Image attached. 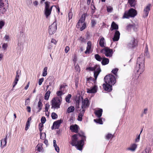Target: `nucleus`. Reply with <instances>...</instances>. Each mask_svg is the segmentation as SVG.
I'll return each mask as SVG.
<instances>
[{
  "instance_id": "20e7f679",
  "label": "nucleus",
  "mask_w": 153,
  "mask_h": 153,
  "mask_svg": "<svg viewBox=\"0 0 153 153\" xmlns=\"http://www.w3.org/2000/svg\"><path fill=\"white\" fill-rule=\"evenodd\" d=\"M135 70L137 73V79L145 70V58L144 56H140L137 58Z\"/></svg>"
},
{
  "instance_id": "3c124183",
  "label": "nucleus",
  "mask_w": 153,
  "mask_h": 153,
  "mask_svg": "<svg viewBox=\"0 0 153 153\" xmlns=\"http://www.w3.org/2000/svg\"><path fill=\"white\" fill-rule=\"evenodd\" d=\"M5 22L3 21H0V29L2 28L3 27L4 25Z\"/></svg>"
},
{
  "instance_id": "39448f33",
  "label": "nucleus",
  "mask_w": 153,
  "mask_h": 153,
  "mask_svg": "<svg viewBox=\"0 0 153 153\" xmlns=\"http://www.w3.org/2000/svg\"><path fill=\"white\" fill-rule=\"evenodd\" d=\"M62 101V98L61 97H54L51 100V108L54 109L59 108Z\"/></svg>"
},
{
  "instance_id": "6e6552de",
  "label": "nucleus",
  "mask_w": 153,
  "mask_h": 153,
  "mask_svg": "<svg viewBox=\"0 0 153 153\" xmlns=\"http://www.w3.org/2000/svg\"><path fill=\"white\" fill-rule=\"evenodd\" d=\"M57 30L56 23L54 22L49 27V33L50 35L54 34Z\"/></svg>"
},
{
  "instance_id": "dca6fc26",
  "label": "nucleus",
  "mask_w": 153,
  "mask_h": 153,
  "mask_svg": "<svg viewBox=\"0 0 153 153\" xmlns=\"http://www.w3.org/2000/svg\"><path fill=\"white\" fill-rule=\"evenodd\" d=\"M120 35V33L119 31L117 30H115L114 37L112 39L113 41L114 42L118 41L119 39Z\"/></svg>"
},
{
  "instance_id": "473e14b6",
  "label": "nucleus",
  "mask_w": 153,
  "mask_h": 153,
  "mask_svg": "<svg viewBox=\"0 0 153 153\" xmlns=\"http://www.w3.org/2000/svg\"><path fill=\"white\" fill-rule=\"evenodd\" d=\"M95 59L99 61H101L102 59V58L98 54H96L95 55Z\"/></svg>"
},
{
  "instance_id": "cd10ccee",
  "label": "nucleus",
  "mask_w": 153,
  "mask_h": 153,
  "mask_svg": "<svg viewBox=\"0 0 153 153\" xmlns=\"http://www.w3.org/2000/svg\"><path fill=\"white\" fill-rule=\"evenodd\" d=\"M36 150L39 152H43V148L42 147V144L40 143L39 144L36 146Z\"/></svg>"
},
{
  "instance_id": "4d7b16f0",
  "label": "nucleus",
  "mask_w": 153,
  "mask_h": 153,
  "mask_svg": "<svg viewBox=\"0 0 153 153\" xmlns=\"http://www.w3.org/2000/svg\"><path fill=\"white\" fill-rule=\"evenodd\" d=\"M43 124L41 123H40L39 124V128L40 131L42 130V127L43 126Z\"/></svg>"
},
{
  "instance_id": "72a5a7b5",
  "label": "nucleus",
  "mask_w": 153,
  "mask_h": 153,
  "mask_svg": "<svg viewBox=\"0 0 153 153\" xmlns=\"http://www.w3.org/2000/svg\"><path fill=\"white\" fill-rule=\"evenodd\" d=\"M71 95L70 94H68L67 96H66L65 97V100L68 103H69L70 102V99H71Z\"/></svg>"
},
{
  "instance_id": "5fc2aeb1",
  "label": "nucleus",
  "mask_w": 153,
  "mask_h": 153,
  "mask_svg": "<svg viewBox=\"0 0 153 153\" xmlns=\"http://www.w3.org/2000/svg\"><path fill=\"white\" fill-rule=\"evenodd\" d=\"M44 80V78L43 77L39 79V85H42V82H43Z\"/></svg>"
},
{
  "instance_id": "393cba45",
  "label": "nucleus",
  "mask_w": 153,
  "mask_h": 153,
  "mask_svg": "<svg viewBox=\"0 0 153 153\" xmlns=\"http://www.w3.org/2000/svg\"><path fill=\"white\" fill-rule=\"evenodd\" d=\"M7 136L1 140V148H3L6 146L7 144Z\"/></svg>"
},
{
  "instance_id": "774afa93",
  "label": "nucleus",
  "mask_w": 153,
  "mask_h": 153,
  "mask_svg": "<svg viewBox=\"0 0 153 153\" xmlns=\"http://www.w3.org/2000/svg\"><path fill=\"white\" fill-rule=\"evenodd\" d=\"M4 39L6 41H8L9 39V36L8 35H5L4 37Z\"/></svg>"
},
{
  "instance_id": "f8f14e48",
  "label": "nucleus",
  "mask_w": 153,
  "mask_h": 153,
  "mask_svg": "<svg viewBox=\"0 0 153 153\" xmlns=\"http://www.w3.org/2000/svg\"><path fill=\"white\" fill-rule=\"evenodd\" d=\"M137 45V41L134 38H133L131 39V40L128 44L127 48L128 49L133 48Z\"/></svg>"
},
{
  "instance_id": "8fccbe9b",
  "label": "nucleus",
  "mask_w": 153,
  "mask_h": 153,
  "mask_svg": "<svg viewBox=\"0 0 153 153\" xmlns=\"http://www.w3.org/2000/svg\"><path fill=\"white\" fill-rule=\"evenodd\" d=\"M142 131V130L141 131L140 134L138 135L137 137H136V138L135 139V141L136 142H139L140 140V134L141 133Z\"/></svg>"
},
{
  "instance_id": "f3484780",
  "label": "nucleus",
  "mask_w": 153,
  "mask_h": 153,
  "mask_svg": "<svg viewBox=\"0 0 153 153\" xmlns=\"http://www.w3.org/2000/svg\"><path fill=\"white\" fill-rule=\"evenodd\" d=\"M62 122V120H58L54 122L53 123L52 129H58L59 127L60 124Z\"/></svg>"
},
{
  "instance_id": "c85d7f7f",
  "label": "nucleus",
  "mask_w": 153,
  "mask_h": 153,
  "mask_svg": "<svg viewBox=\"0 0 153 153\" xmlns=\"http://www.w3.org/2000/svg\"><path fill=\"white\" fill-rule=\"evenodd\" d=\"M50 94L51 91H48L46 92L44 96V99L45 100H48L49 99Z\"/></svg>"
},
{
  "instance_id": "a19ab883",
  "label": "nucleus",
  "mask_w": 153,
  "mask_h": 153,
  "mask_svg": "<svg viewBox=\"0 0 153 153\" xmlns=\"http://www.w3.org/2000/svg\"><path fill=\"white\" fill-rule=\"evenodd\" d=\"M84 112L82 111V113H81L79 114L78 118V120L79 121H81L82 120V117L83 115Z\"/></svg>"
},
{
  "instance_id": "7c9ffc66",
  "label": "nucleus",
  "mask_w": 153,
  "mask_h": 153,
  "mask_svg": "<svg viewBox=\"0 0 153 153\" xmlns=\"http://www.w3.org/2000/svg\"><path fill=\"white\" fill-rule=\"evenodd\" d=\"M47 70L48 68L47 67H45L44 68L42 74V76H46L47 74Z\"/></svg>"
},
{
  "instance_id": "5701e85b",
  "label": "nucleus",
  "mask_w": 153,
  "mask_h": 153,
  "mask_svg": "<svg viewBox=\"0 0 153 153\" xmlns=\"http://www.w3.org/2000/svg\"><path fill=\"white\" fill-rule=\"evenodd\" d=\"M78 126L75 124V125H72L70 127V129L72 132L75 133H77L78 131Z\"/></svg>"
},
{
  "instance_id": "9d476101",
  "label": "nucleus",
  "mask_w": 153,
  "mask_h": 153,
  "mask_svg": "<svg viewBox=\"0 0 153 153\" xmlns=\"http://www.w3.org/2000/svg\"><path fill=\"white\" fill-rule=\"evenodd\" d=\"M89 105V103L88 98H86L84 100H82V111L84 112L85 109L88 108Z\"/></svg>"
},
{
  "instance_id": "bf43d9fd",
  "label": "nucleus",
  "mask_w": 153,
  "mask_h": 153,
  "mask_svg": "<svg viewBox=\"0 0 153 153\" xmlns=\"http://www.w3.org/2000/svg\"><path fill=\"white\" fill-rule=\"evenodd\" d=\"M70 50V48L68 46H66L65 48V53H67Z\"/></svg>"
},
{
  "instance_id": "4be33fe9",
  "label": "nucleus",
  "mask_w": 153,
  "mask_h": 153,
  "mask_svg": "<svg viewBox=\"0 0 153 153\" xmlns=\"http://www.w3.org/2000/svg\"><path fill=\"white\" fill-rule=\"evenodd\" d=\"M148 140L150 144L152 145H153V135L150 134H148L147 136Z\"/></svg>"
},
{
  "instance_id": "680f3d73",
  "label": "nucleus",
  "mask_w": 153,
  "mask_h": 153,
  "mask_svg": "<svg viewBox=\"0 0 153 153\" xmlns=\"http://www.w3.org/2000/svg\"><path fill=\"white\" fill-rule=\"evenodd\" d=\"M51 42L55 45L56 44L57 42V41L54 39H52L51 40Z\"/></svg>"
},
{
  "instance_id": "a878e982",
  "label": "nucleus",
  "mask_w": 153,
  "mask_h": 153,
  "mask_svg": "<svg viewBox=\"0 0 153 153\" xmlns=\"http://www.w3.org/2000/svg\"><path fill=\"white\" fill-rule=\"evenodd\" d=\"M102 109H100L96 111L95 112V115L99 118L100 117L102 114Z\"/></svg>"
},
{
  "instance_id": "b1692460",
  "label": "nucleus",
  "mask_w": 153,
  "mask_h": 153,
  "mask_svg": "<svg viewBox=\"0 0 153 153\" xmlns=\"http://www.w3.org/2000/svg\"><path fill=\"white\" fill-rule=\"evenodd\" d=\"M118 29V26L114 22H113L111 25L110 30L112 31L114 30H117Z\"/></svg>"
},
{
  "instance_id": "6ab92c4d",
  "label": "nucleus",
  "mask_w": 153,
  "mask_h": 153,
  "mask_svg": "<svg viewBox=\"0 0 153 153\" xmlns=\"http://www.w3.org/2000/svg\"><path fill=\"white\" fill-rule=\"evenodd\" d=\"M53 6H51L50 7V9H44V13L45 14L47 18H48V16H49L51 13V12Z\"/></svg>"
},
{
  "instance_id": "603ef678",
  "label": "nucleus",
  "mask_w": 153,
  "mask_h": 153,
  "mask_svg": "<svg viewBox=\"0 0 153 153\" xmlns=\"http://www.w3.org/2000/svg\"><path fill=\"white\" fill-rule=\"evenodd\" d=\"M132 25H134L135 26H137V27H136L134 26V27H132V29H133V30L136 31L137 30V28L138 27V25L137 24H132Z\"/></svg>"
},
{
  "instance_id": "6e6d98bb",
  "label": "nucleus",
  "mask_w": 153,
  "mask_h": 153,
  "mask_svg": "<svg viewBox=\"0 0 153 153\" xmlns=\"http://www.w3.org/2000/svg\"><path fill=\"white\" fill-rule=\"evenodd\" d=\"M41 123H44L46 121V119L45 117H42L41 118Z\"/></svg>"
},
{
  "instance_id": "9b49d317",
  "label": "nucleus",
  "mask_w": 153,
  "mask_h": 153,
  "mask_svg": "<svg viewBox=\"0 0 153 153\" xmlns=\"http://www.w3.org/2000/svg\"><path fill=\"white\" fill-rule=\"evenodd\" d=\"M86 15V14L85 13H84L82 15L76 25V27L77 28H79V27L82 25L83 23H84Z\"/></svg>"
},
{
  "instance_id": "f257e3e1",
  "label": "nucleus",
  "mask_w": 153,
  "mask_h": 153,
  "mask_svg": "<svg viewBox=\"0 0 153 153\" xmlns=\"http://www.w3.org/2000/svg\"><path fill=\"white\" fill-rule=\"evenodd\" d=\"M85 139L84 134L82 133L72 136L71 144L73 146H75L77 149L80 151L82 149L84 145V140Z\"/></svg>"
},
{
  "instance_id": "e433bc0d",
  "label": "nucleus",
  "mask_w": 153,
  "mask_h": 153,
  "mask_svg": "<svg viewBox=\"0 0 153 153\" xmlns=\"http://www.w3.org/2000/svg\"><path fill=\"white\" fill-rule=\"evenodd\" d=\"M134 26L136 27H137V26H135L134 25H132V24L128 25L126 26V29L128 31L132 29V27H134Z\"/></svg>"
},
{
  "instance_id": "0e129e2a",
  "label": "nucleus",
  "mask_w": 153,
  "mask_h": 153,
  "mask_svg": "<svg viewBox=\"0 0 153 153\" xmlns=\"http://www.w3.org/2000/svg\"><path fill=\"white\" fill-rule=\"evenodd\" d=\"M79 39L80 41L82 42H85V39L82 37H80Z\"/></svg>"
},
{
  "instance_id": "338daca9",
  "label": "nucleus",
  "mask_w": 153,
  "mask_h": 153,
  "mask_svg": "<svg viewBox=\"0 0 153 153\" xmlns=\"http://www.w3.org/2000/svg\"><path fill=\"white\" fill-rule=\"evenodd\" d=\"M72 13L70 12L68 13V17L69 19H71L72 18Z\"/></svg>"
},
{
  "instance_id": "a211bd4d",
  "label": "nucleus",
  "mask_w": 153,
  "mask_h": 153,
  "mask_svg": "<svg viewBox=\"0 0 153 153\" xmlns=\"http://www.w3.org/2000/svg\"><path fill=\"white\" fill-rule=\"evenodd\" d=\"M137 147V145L135 143L131 144L127 148L126 150L128 151H130L134 152L135 151Z\"/></svg>"
},
{
  "instance_id": "423d86ee",
  "label": "nucleus",
  "mask_w": 153,
  "mask_h": 153,
  "mask_svg": "<svg viewBox=\"0 0 153 153\" xmlns=\"http://www.w3.org/2000/svg\"><path fill=\"white\" fill-rule=\"evenodd\" d=\"M137 14V11L131 8L128 11L125 12L122 18L123 19H128L130 17H134Z\"/></svg>"
},
{
  "instance_id": "f03ea898",
  "label": "nucleus",
  "mask_w": 153,
  "mask_h": 153,
  "mask_svg": "<svg viewBox=\"0 0 153 153\" xmlns=\"http://www.w3.org/2000/svg\"><path fill=\"white\" fill-rule=\"evenodd\" d=\"M87 70L90 71H94V76L95 79L94 80V83L95 84L96 82V79L99 73L101 71V69L100 66L96 65L93 67H89L86 68ZM98 87L96 85L90 88L86 89L87 92L88 93H95L97 92Z\"/></svg>"
},
{
  "instance_id": "c9c22d12",
  "label": "nucleus",
  "mask_w": 153,
  "mask_h": 153,
  "mask_svg": "<svg viewBox=\"0 0 153 153\" xmlns=\"http://www.w3.org/2000/svg\"><path fill=\"white\" fill-rule=\"evenodd\" d=\"M131 7H134L135 5V0H128V1Z\"/></svg>"
},
{
  "instance_id": "ea45409f",
  "label": "nucleus",
  "mask_w": 153,
  "mask_h": 153,
  "mask_svg": "<svg viewBox=\"0 0 153 153\" xmlns=\"http://www.w3.org/2000/svg\"><path fill=\"white\" fill-rule=\"evenodd\" d=\"M75 69L76 70V72L78 73H79L80 71V69L79 66L78 64L76 65L75 66Z\"/></svg>"
},
{
  "instance_id": "de8ad7c7",
  "label": "nucleus",
  "mask_w": 153,
  "mask_h": 153,
  "mask_svg": "<svg viewBox=\"0 0 153 153\" xmlns=\"http://www.w3.org/2000/svg\"><path fill=\"white\" fill-rule=\"evenodd\" d=\"M94 121L96 123L100 124H103L102 121L101 119H99L98 120L94 119Z\"/></svg>"
},
{
  "instance_id": "1a4fd4ad",
  "label": "nucleus",
  "mask_w": 153,
  "mask_h": 153,
  "mask_svg": "<svg viewBox=\"0 0 153 153\" xmlns=\"http://www.w3.org/2000/svg\"><path fill=\"white\" fill-rule=\"evenodd\" d=\"M151 5L148 4L144 9L143 17L145 18L148 16L149 11L150 10Z\"/></svg>"
},
{
  "instance_id": "2eb2a0df",
  "label": "nucleus",
  "mask_w": 153,
  "mask_h": 153,
  "mask_svg": "<svg viewBox=\"0 0 153 153\" xmlns=\"http://www.w3.org/2000/svg\"><path fill=\"white\" fill-rule=\"evenodd\" d=\"M6 10V9L4 7L3 0H0V15L3 14Z\"/></svg>"
},
{
  "instance_id": "bb28decb",
  "label": "nucleus",
  "mask_w": 153,
  "mask_h": 153,
  "mask_svg": "<svg viewBox=\"0 0 153 153\" xmlns=\"http://www.w3.org/2000/svg\"><path fill=\"white\" fill-rule=\"evenodd\" d=\"M102 60V61L101 63L103 65H106L109 63V60L108 58L105 57Z\"/></svg>"
},
{
  "instance_id": "0eeeda50",
  "label": "nucleus",
  "mask_w": 153,
  "mask_h": 153,
  "mask_svg": "<svg viewBox=\"0 0 153 153\" xmlns=\"http://www.w3.org/2000/svg\"><path fill=\"white\" fill-rule=\"evenodd\" d=\"M101 52L107 57H111L113 53V52L112 49L108 47H105L102 49Z\"/></svg>"
},
{
  "instance_id": "58836bf2",
  "label": "nucleus",
  "mask_w": 153,
  "mask_h": 153,
  "mask_svg": "<svg viewBox=\"0 0 153 153\" xmlns=\"http://www.w3.org/2000/svg\"><path fill=\"white\" fill-rule=\"evenodd\" d=\"M113 10V7L111 6L107 7V11L108 12L111 13Z\"/></svg>"
},
{
  "instance_id": "13d9d810",
  "label": "nucleus",
  "mask_w": 153,
  "mask_h": 153,
  "mask_svg": "<svg viewBox=\"0 0 153 153\" xmlns=\"http://www.w3.org/2000/svg\"><path fill=\"white\" fill-rule=\"evenodd\" d=\"M29 126V118H28L27 120V122L26 123V126L25 128V130L27 131L28 129V127Z\"/></svg>"
},
{
  "instance_id": "2f4dec72",
  "label": "nucleus",
  "mask_w": 153,
  "mask_h": 153,
  "mask_svg": "<svg viewBox=\"0 0 153 153\" xmlns=\"http://www.w3.org/2000/svg\"><path fill=\"white\" fill-rule=\"evenodd\" d=\"M113 137V135L110 133H108L105 135V138L106 140H108L110 138H112Z\"/></svg>"
},
{
  "instance_id": "412c9836",
  "label": "nucleus",
  "mask_w": 153,
  "mask_h": 153,
  "mask_svg": "<svg viewBox=\"0 0 153 153\" xmlns=\"http://www.w3.org/2000/svg\"><path fill=\"white\" fill-rule=\"evenodd\" d=\"M19 71H17L16 72V76L15 78L14 82L13 83V88H14L17 84L18 82L19 81Z\"/></svg>"
},
{
  "instance_id": "7ed1b4c3",
  "label": "nucleus",
  "mask_w": 153,
  "mask_h": 153,
  "mask_svg": "<svg viewBox=\"0 0 153 153\" xmlns=\"http://www.w3.org/2000/svg\"><path fill=\"white\" fill-rule=\"evenodd\" d=\"M105 84L103 85V87L105 90L110 92L112 90V85H114L116 81L115 76L112 74H108L104 78Z\"/></svg>"
},
{
  "instance_id": "a18cd8bd",
  "label": "nucleus",
  "mask_w": 153,
  "mask_h": 153,
  "mask_svg": "<svg viewBox=\"0 0 153 153\" xmlns=\"http://www.w3.org/2000/svg\"><path fill=\"white\" fill-rule=\"evenodd\" d=\"M51 117L53 119H55L57 118L58 116L56 113L53 112L52 114Z\"/></svg>"
},
{
  "instance_id": "c756f323",
  "label": "nucleus",
  "mask_w": 153,
  "mask_h": 153,
  "mask_svg": "<svg viewBox=\"0 0 153 153\" xmlns=\"http://www.w3.org/2000/svg\"><path fill=\"white\" fill-rule=\"evenodd\" d=\"M74 110V106H71L68 107L67 110V112L68 113H70L73 112Z\"/></svg>"
},
{
  "instance_id": "e2e57ef3",
  "label": "nucleus",
  "mask_w": 153,
  "mask_h": 153,
  "mask_svg": "<svg viewBox=\"0 0 153 153\" xmlns=\"http://www.w3.org/2000/svg\"><path fill=\"white\" fill-rule=\"evenodd\" d=\"M91 26L93 27L96 24V22L94 20H92L91 22Z\"/></svg>"
},
{
  "instance_id": "4468645a",
  "label": "nucleus",
  "mask_w": 153,
  "mask_h": 153,
  "mask_svg": "<svg viewBox=\"0 0 153 153\" xmlns=\"http://www.w3.org/2000/svg\"><path fill=\"white\" fill-rule=\"evenodd\" d=\"M92 44L91 41H88L87 43V47L86 50L85 51L86 54L89 53L90 52H92Z\"/></svg>"
},
{
  "instance_id": "79ce46f5",
  "label": "nucleus",
  "mask_w": 153,
  "mask_h": 153,
  "mask_svg": "<svg viewBox=\"0 0 153 153\" xmlns=\"http://www.w3.org/2000/svg\"><path fill=\"white\" fill-rule=\"evenodd\" d=\"M50 2L48 1H46L45 2V9H50Z\"/></svg>"
},
{
  "instance_id": "c03bdc74",
  "label": "nucleus",
  "mask_w": 153,
  "mask_h": 153,
  "mask_svg": "<svg viewBox=\"0 0 153 153\" xmlns=\"http://www.w3.org/2000/svg\"><path fill=\"white\" fill-rule=\"evenodd\" d=\"M80 28V30L81 31H82L84 29H85L86 27V24L85 22L83 23L82 25L81 26V27ZM80 27V26L79 27Z\"/></svg>"
},
{
  "instance_id": "49530a36",
  "label": "nucleus",
  "mask_w": 153,
  "mask_h": 153,
  "mask_svg": "<svg viewBox=\"0 0 153 153\" xmlns=\"http://www.w3.org/2000/svg\"><path fill=\"white\" fill-rule=\"evenodd\" d=\"M46 137V134L44 133H40V139L44 140Z\"/></svg>"
},
{
  "instance_id": "f704fd0d",
  "label": "nucleus",
  "mask_w": 153,
  "mask_h": 153,
  "mask_svg": "<svg viewBox=\"0 0 153 153\" xmlns=\"http://www.w3.org/2000/svg\"><path fill=\"white\" fill-rule=\"evenodd\" d=\"M42 106V102L41 100H39L38 104V107L39 109V111H40L41 110Z\"/></svg>"
},
{
  "instance_id": "ddd939ff",
  "label": "nucleus",
  "mask_w": 153,
  "mask_h": 153,
  "mask_svg": "<svg viewBox=\"0 0 153 153\" xmlns=\"http://www.w3.org/2000/svg\"><path fill=\"white\" fill-rule=\"evenodd\" d=\"M66 85H62L60 86L59 91L56 92V94L58 96H61L64 93V89Z\"/></svg>"
},
{
  "instance_id": "37998d69",
  "label": "nucleus",
  "mask_w": 153,
  "mask_h": 153,
  "mask_svg": "<svg viewBox=\"0 0 153 153\" xmlns=\"http://www.w3.org/2000/svg\"><path fill=\"white\" fill-rule=\"evenodd\" d=\"M28 103H29V99H27L25 102V105L27 107V110L28 112H29V105H28Z\"/></svg>"
},
{
  "instance_id": "864d4df0",
  "label": "nucleus",
  "mask_w": 153,
  "mask_h": 153,
  "mask_svg": "<svg viewBox=\"0 0 153 153\" xmlns=\"http://www.w3.org/2000/svg\"><path fill=\"white\" fill-rule=\"evenodd\" d=\"M73 60L74 62V63L75 64L76 62L77 61V58L76 56V55H74L73 57Z\"/></svg>"
},
{
  "instance_id": "052dcab7",
  "label": "nucleus",
  "mask_w": 153,
  "mask_h": 153,
  "mask_svg": "<svg viewBox=\"0 0 153 153\" xmlns=\"http://www.w3.org/2000/svg\"><path fill=\"white\" fill-rule=\"evenodd\" d=\"M7 44L5 43L3 44L2 46V48L4 50H5L7 48Z\"/></svg>"
},
{
  "instance_id": "4c0bfd02",
  "label": "nucleus",
  "mask_w": 153,
  "mask_h": 153,
  "mask_svg": "<svg viewBox=\"0 0 153 153\" xmlns=\"http://www.w3.org/2000/svg\"><path fill=\"white\" fill-rule=\"evenodd\" d=\"M144 151L146 153H151L152 150L150 147H147Z\"/></svg>"
},
{
  "instance_id": "69168bd1",
  "label": "nucleus",
  "mask_w": 153,
  "mask_h": 153,
  "mask_svg": "<svg viewBox=\"0 0 153 153\" xmlns=\"http://www.w3.org/2000/svg\"><path fill=\"white\" fill-rule=\"evenodd\" d=\"M54 147L55 148V150L57 152H59V147L58 146H56Z\"/></svg>"
},
{
  "instance_id": "09e8293b",
  "label": "nucleus",
  "mask_w": 153,
  "mask_h": 153,
  "mask_svg": "<svg viewBox=\"0 0 153 153\" xmlns=\"http://www.w3.org/2000/svg\"><path fill=\"white\" fill-rule=\"evenodd\" d=\"M118 71V69L117 68H114L111 71V72L113 74H114L116 76L117 73Z\"/></svg>"
},
{
  "instance_id": "aec40b11",
  "label": "nucleus",
  "mask_w": 153,
  "mask_h": 153,
  "mask_svg": "<svg viewBox=\"0 0 153 153\" xmlns=\"http://www.w3.org/2000/svg\"><path fill=\"white\" fill-rule=\"evenodd\" d=\"M99 44L100 46L102 48H104L105 47V42L104 38L102 37H100L99 39Z\"/></svg>"
}]
</instances>
